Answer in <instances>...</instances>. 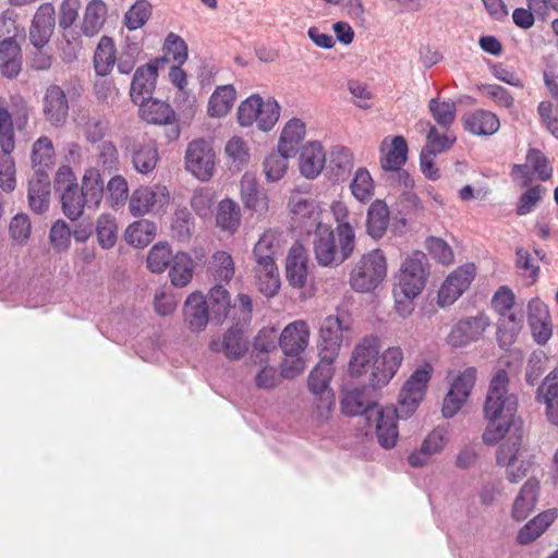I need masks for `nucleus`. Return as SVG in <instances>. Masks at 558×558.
Here are the masks:
<instances>
[{
    "instance_id": "obj_19",
    "label": "nucleus",
    "mask_w": 558,
    "mask_h": 558,
    "mask_svg": "<svg viewBox=\"0 0 558 558\" xmlns=\"http://www.w3.org/2000/svg\"><path fill=\"white\" fill-rule=\"evenodd\" d=\"M308 326L304 320H295L282 330L279 338V344L289 357L300 355L308 344Z\"/></svg>"
},
{
    "instance_id": "obj_38",
    "label": "nucleus",
    "mask_w": 558,
    "mask_h": 558,
    "mask_svg": "<svg viewBox=\"0 0 558 558\" xmlns=\"http://www.w3.org/2000/svg\"><path fill=\"white\" fill-rule=\"evenodd\" d=\"M193 270L194 262L192 257L184 252H178L172 257V264L169 271L171 283L180 288L186 286L193 277Z\"/></svg>"
},
{
    "instance_id": "obj_13",
    "label": "nucleus",
    "mask_w": 558,
    "mask_h": 558,
    "mask_svg": "<svg viewBox=\"0 0 558 558\" xmlns=\"http://www.w3.org/2000/svg\"><path fill=\"white\" fill-rule=\"evenodd\" d=\"M159 63H163V59H155L136 69L130 88V96L135 105L153 97Z\"/></svg>"
},
{
    "instance_id": "obj_9",
    "label": "nucleus",
    "mask_w": 558,
    "mask_h": 558,
    "mask_svg": "<svg viewBox=\"0 0 558 558\" xmlns=\"http://www.w3.org/2000/svg\"><path fill=\"white\" fill-rule=\"evenodd\" d=\"M215 151L209 142L199 138L192 141L185 151V168L201 181H208L215 170Z\"/></svg>"
},
{
    "instance_id": "obj_25",
    "label": "nucleus",
    "mask_w": 558,
    "mask_h": 558,
    "mask_svg": "<svg viewBox=\"0 0 558 558\" xmlns=\"http://www.w3.org/2000/svg\"><path fill=\"white\" fill-rule=\"evenodd\" d=\"M325 163L326 154L320 143L310 142L302 147L299 168L303 177L315 179L324 169Z\"/></svg>"
},
{
    "instance_id": "obj_12",
    "label": "nucleus",
    "mask_w": 558,
    "mask_h": 558,
    "mask_svg": "<svg viewBox=\"0 0 558 558\" xmlns=\"http://www.w3.org/2000/svg\"><path fill=\"white\" fill-rule=\"evenodd\" d=\"M125 150L137 172L147 174L156 168L159 155L154 140L145 136L129 140Z\"/></svg>"
},
{
    "instance_id": "obj_47",
    "label": "nucleus",
    "mask_w": 558,
    "mask_h": 558,
    "mask_svg": "<svg viewBox=\"0 0 558 558\" xmlns=\"http://www.w3.org/2000/svg\"><path fill=\"white\" fill-rule=\"evenodd\" d=\"M156 203V193L148 186L136 189L130 198L129 208L134 217H141L150 211Z\"/></svg>"
},
{
    "instance_id": "obj_16",
    "label": "nucleus",
    "mask_w": 558,
    "mask_h": 558,
    "mask_svg": "<svg viewBox=\"0 0 558 558\" xmlns=\"http://www.w3.org/2000/svg\"><path fill=\"white\" fill-rule=\"evenodd\" d=\"M335 359L320 355V361L311 371L307 386L316 396H320L322 405L330 408L333 404V393L329 389V383L333 374L332 363Z\"/></svg>"
},
{
    "instance_id": "obj_33",
    "label": "nucleus",
    "mask_w": 558,
    "mask_h": 558,
    "mask_svg": "<svg viewBox=\"0 0 558 558\" xmlns=\"http://www.w3.org/2000/svg\"><path fill=\"white\" fill-rule=\"evenodd\" d=\"M241 195L244 205L262 214L268 209L267 196L263 190L257 185L255 179L248 174H245L241 181Z\"/></svg>"
},
{
    "instance_id": "obj_29",
    "label": "nucleus",
    "mask_w": 558,
    "mask_h": 558,
    "mask_svg": "<svg viewBox=\"0 0 558 558\" xmlns=\"http://www.w3.org/2000/svg\"><path fill=\"white\" fill-rule=\"evenodd\" d=\"M287 278L291 286L302 288L307 280V257L303 247L290 248L286 264Z\"/></svg>"
},
{
    "instance_id": "obj_3",
    "label": "nucleus",
    "mask_w": 558,
    "mask_h": 558,
    "mask_svg": "<svg viewBox=\"0 0 558 558\" xmlns=\"http://www.w3.org/2000/svg\"><path fill=\"white\" fill-rule=\"evenodd\" d=\"M313 238V251L318 265L324 267L338 266L345 262L355 248V232L351 225H341L335 231L329 225L316 221Z\"/></svg>"
},
{
    "instance_id": "obj_48",
    "label": "nucleus",
    "mask_w": 558,
    "mask_h": 558,
    "mask_svg": "<svg viewBox=\"0 0 558 558\" xmlns=\"http://www.w3.org/2000/svg\"><path fill=\"white\" fill-rule=\"evenodd\" d=\"M350 189L357 201L362 203L371 201L374 195V182L369 172L365 168H359L356 170L350 184Z\"/></svg>"
},
{
    "instance_id": "obj_7",
    "label": "nucleus",
    "mask_w": 558,
    "mask_h": 558,
    "mask_svg": "<svg viewBox=\"0 0 558 558\" xmlns=\"http://www.w3.org/2000/svg\"><path fill=\"white\" fill-rule=\"evenodd\" d=\"M429 275L427 256L415 251L401 264L398 286L404 298H416L424 289Z\"/></svg>"
},
{
    "instance_id": "obj_58",
    "label": "nucleus",
    "mask_w": 558,
    "mask_h": 558,
    "mask_svg": "<svg viewBox=\"0 0 558 558\" xmlns=\"http://www.w3.org/2000/svg\"><path fill=\"white\" fill-rule=\"evenodd\" d=\"M17 14L14 10L8 9L0 14V40H16L24 28H20L16 23Z\"/></svg>"
},
{
    "instance_id": "obj_44",
    "label": "nucleus",
    "mask_w": 558,
    "mask_h": 558,
    "mask_svg": "<svg viewBox=\"0 0 558 558\" xmlns=\"http://www.w3.org/2000/svg\"><path fill=\"white\" fill-rule=\"evenodd\" d=\"M292 155L287 151L277 150L271 151L264 161V172L268 181H279L288 169V159Z\"/></svg>"
},
{
    "instance_id": "obj_60",
    "label": "nucleus",
    "mask_w": 558,
    "mask_h": 558,
    "mask_svg": "<svg viewBox=\"0 0 558 558\" xmlns=\"http://www.w3.org/2000/svg\"><path fill=\"white\" fill-rule=\"evenodd\" d=\"M107 130L108 122L100 117H88L84 124V135L90 144L104 142Z\"/></svg>"
},
{
    "instance_id": "obj_2",
    "label": "nucleus",
    "mask_w": 558,
    "mask_h": 558,
    "mask_svg": "<svg viewBox=\"0 0 558 558\" xmlns=\"http://www.w3.org/2000/svg\"><path fill=\"white\" fill-rule=\"evenodd\" d=\"M430 374L429 364L413 372L400 392L398 408L388 405L379 409L377 403L365 402L363 392L354 389L344 395L342 412L350 416L362 415L367 422L374 421L378 444L384 449H391L399 438L397 420H405L414 413L425 396Z\"/></svg>"
},
{
    "instance_id": "obj_10",
    "label": "nucleus",
    "mask_w": 558,
    "mask_h": 558,
    "mask_svg": "<svg viewBox=\"0 0 558 558\" xmlns=\"http://www.w3.org/2000/svg\"><path fill=\"white\" fill-rule=\"evenodd\" d=\"M476 380V369L468 367L461 372L450 386L442 403V415L454 416L466 402Z\"/></svg>"
},
{
    "instance_id": "obj_54",
    "label": "nucleus",
    "mask_w": 558,
    "mask_h": 558,
    "mask_svg": "<svg viewBox=\"0 0 558 558\" xmlns=\"http://www.w3.org/2000/svg\"><path fill=\"white\" fill-rule=\"evenodd\" d=\"M280 117V106L274 99H268L264 101L262 99L260 110L258 112V118L255 123L257 128L262 131H269L274 128L276 122Z\"/></svg>"
},
{
    "instance_id": "obj_8",
    "label": "nucleus",
    "mask_w": 558,
    "mask_h": 558,
    "mask_svg": "<svg viewBox=\"0 0 558 558\" xmlns=\"http://www.w3.org/2000/svg\"><path fill=\"white\" fill-rule=\"evenodd\" d=\"M54 190L60 195L63 214L71 220L78 219L83 215L84 207H87V203L69 166H61L58 169Z\"/></svg>"
},
{
    "instance_id": "obj_37",
    "label": "nucleus",
    "mask_w": 558,
    "mask_h": 558,
    "mask_svg": "<svg viewBox=\"0 0 558 558\" xmlns=\"http://www.w3.org/2000/svg\"><path fill=\"white\" fill-rule=\"evenodd\" d=\"M524 322L523 312L511 308L507 314H502L498 320V336L502 344L511 343L522 329Z\"/></svg>"
},
{
    "instance_id": "obj_45",
    "label": "nucleus",
    "mask_w": 558,
    "mask_h": 558,
    "mask_svg": "<svg viewBox=\"0 0 558 558\" xmlns=\"http://www.w3.org/2000/svg\"><path fill=\"white\" fill-rule=\"evenodd\" d=\"M428 109L442 130H448L456 119L457 107L451 100L439 101L437 98H432L428 102Z\"/></svg>"
},
{
    "instance_id": "obj_24",
    "label": "nucleus",
    "mask_w": 558,
    "mask_h": 558,
    "mask_svg": "<svg viewBox=\"0 0 558 558\" xmlns=\"http://www.w3.org/2000/svg\"><path fill=\"white\" fill-rule=\"evenodd\" d=\"M209 348L214 352H223L229 359L239 360L246 353L248 341L243 330L234 326L226 331L221 341L217 339L211 340Z\"/></svg>"
},
{
    "instance_id": "obj_59",
    "label": "nucleus",
    "mask_w": 558,
    "mask_h": 558,
    "mask_svg": "<svg viewBox=\"0 0 558 558\" xmlns=\"http://www.w3.org/2000/svg\"><path fill=\"white\" fill-rule=\"evenodd\" d=\"M32 225L26 214H16L9 226L11 238L19 244H24L31 235Z\"/></svg>"
},
{
    "instance_id": "obj_39",
    "label": "nucleus",
    "mask_w": 558,
    "mask_h": 558,
    "mask_svg": "<svg viewBox=\"0 0 558 558\" xmlns=\"http://www.w3.org/2000/svg\"><path fill=\"white\" fill-rule=\"evenodd\" d=\"M54 158V147L52 141L48 136L37 138L32 148V165L34 171H47L51 169Z\"/></svg>"
},
{
    "instance_id": "obj_50",
    "label": "nucleus",
    "mask_w": 558,
    "mask_h": 558,
    "mask_svg": "<svg viewBox=\"0 0 558 558\" xmlns=\"http://www.w3.org/2000/svg\"><path fill=\"white\" fill-rule=\"evenodd\" d=\"M151 5L146 0H137L125 13L124 24L130 31L141 28L150 17Z\"/></svg>"
},
{
    "instance_id": "obj_31",
    "label": "nucleus",
    "mask_w": 558,
    "mask_h": 558,
    "mask_svg": "<svg viewBox=\"0 0 558 558\" xmlns=\"http://www.w3.org/2000/svg\"><path fill=\"white\" fill-rule=\"evenodd\" d=\"M80 189L87 203V207L97 209L104 196V181L99 171L95 168L87 169L83 175Z\"/></svg>"
},
{
    "instance_id": "obj_40",
    "label": "nucleus",
    "mask_w": 558,
    "mask_h": 558,
    "mask_svg": "<svg viewBox=\"0 0 558 558\" xmlns=\"http://www.w3.org/2000/svg\"><path fill=\"white\" fill-rule=\"evenodd\" d=\"M235 89L232 85L218 86L209 98L208 113L211 117L227 114L233 106Z\"/></svg>"
},
{
    "instance_id": "obj_20",
    "label": "nucleus",
    "mask_w": 558,
    "mask_h": 558,
    "mask_svg": "<svg viewBox=\"0 0 558 558\" xmlns=\"http://www.w3.org/2000/svg\"><path fill=\"white\" fill-rule=\"evenodd\" d=\"M488 323L484 316L468 317L458 322L448 336V343L454 348H461L477 340Z\"/></svg>"
},
{
    "instance_id": "obj_26",
    "label": "nucleus",
    "mask_w": 558,
    "mask_h": 558,
    "mask_svg": "<svg viewBox=\"0 0 558 558\" xmlns=\"http://www.w3.org/2000/svg\"><path fill=\"white\" fill-rule=\"evenodd\" d=\"M143 120L151 124H172L175 122V112L171 106L156 98H148L137 104Z\"/></svg>"
},
{
    "instance_id": "obj_5",
    "label": "nucleus",
    "mask_w": 558,
    "mask_h": 558,
    "mask_svg": "<svg viewBox=\"0 0 558 558\" xmlns=\"http://www.w3.org/2000/svg\"><path fill=\"white\" fill-rule=\"evenodd\" d=\"M15 149L12 114L0 106V189L10 193L16 186L15 162L11 154Z\"/></svg>"
},
{
    "instance_id": "obj_28",
    "label": "nucleus",
    "mask_w": 558,
    "mask_h": 558,
    "mask_svg": "<svg viewBox=\"0 0 558 558\" xmlns=\"http://www.w3.org/2000/svg\"><path fill=\"white\" fill-rule=\"evenodd\" d=\"M538 489L539 483L534 477L524 483L513 504L512 515L517 521L525 520L534 510Z\"/></svg>"
},
{
    "instance_id": "obj_52",
    "label": "nucleus",
    "mask_w": 558,
    "mask_h": 558,
    "mask_svg": "<svg viewBox=\"0 0 558 558\" xmlns=\"http://www.w3.org/2000/svg\"><path fill=\"white\" fill-rule=\"evenodd\" d=\"M96 234L102 248H110L117 241V225L109 215H101L96 225Z\"/></svg>"
},
{
    "instance_id": "obj_46",
    "label": "nucleus",
    "mask_w": 558,
    "mask_h": 558,
    "mask_svg": "<svg viewBox=\"0 0 558 558\" xmlns=\"http://www.w3.org/2000/svg\"><path fill=\"white\" fill-rule=\"evenodd\" d=\"M156 232V227L148 220H141L132 223L125 232L126 241L137 247L148 245Z\"/></svg>"
},
{
    "instance_id": "obj_57",
    "label": "nucleus",
    "mask_w": 558,
    "mask_h": 558,
    "mask_svg": "<svg viewBox=\"0 0 558 558\" xmlns=\"http://www.w3.org/2000/svg\"><path fill=\"white\" fill-rule=\"evenodd\" d=\"M526 161L541 181H547L551 178L553 168L548 158L539 149L530 148L526 154Z\"/></svg>"
},
{
    "instance_id": "obj_51",
    "label": "nucleus",
    "mask_w": 558,
    "mask_h": 558,
    "mask_svg": "<svg viewBox=\"0 0 558 558\" xmlns=\"http://www.w3.org/2000/svg\"><path fill=\"white\" fill-rule=\"evenodd\" d=\"M172 252L167 243L155 244L147 256V267L153 272H163L172 262Z\"/></svg>"
},
{
    "instance_id": "obj_17",
    "label": "nucleus",
    "mask_w": 558,
    "mask_h": 558,
    "mask_svg": "<svg viewBox=\"0 0 558 558\" xmlns=\"http://www.w3.org/2000/svg\"><path fill=\"white\" fill-rule=\"evenodd\" d=\"M56 26V12L51 3L46 2L37 9L29 27V41L36 49L46 46Z\"/></svg>"
},
{
    "instance_id": "obj_11",
    "label": "nucleus",
    "mask_w": 558,
    "mask_h": 558,
    "mask_svg": "<svg viewBox=\"0 0 558 558\" xmlns=\"http://www.w3.org/2000/svg\"><path fill=\"white\" fill-rule=\"evenodd\" d=\"M474 264H465L453 270L438 291V304L448 306L456 302L475 278Z\"/></svg>"
},
{
    "instance_id": "obj_15",
    "label": "nucleus",
    "mask_w": 558,
    "mask_h": 558,
    "mask_svg": "<svg viewBox=\"0 0 558 558\" xmlns=\"http://www.w3.org/2000/svg\"><path fill=\"white\" fill-rule=\"evenodd\" d=\"M43 113L52 126L60 128L65 124L69 116V101L65 92L56 84L46 88L43 98Z\"/></svg>"
},
{
    "instance_id": "obj_32",
    "label": "nucleus",
    "mask_w": 558,
    "mask_h": 558,
    "mask_svg": "<svg viewBox=\"0 0 558 558\" xmlns=\"http://www.w3.org/2000/svg\"><path fill=\"white\" fill-rule=\"evenodd\" d=\"M389 209L385 202L375 201L367 210L366 229L373 239H381L388 228Z\"/></svg>"
},
{
    "instance_id": "obj_4",
    "label": "nucleus",
    "mask_w": 558,
    "mask_h": 558,
    "mask_svg": "<svg viewBox=\"0 0 558 558\" xmlns=\"http://www.w3.org/2000/svg\"><path fill=\"white\" fill-rule=\"evenodd\" d=\"M277 239L272 232H265L254 247V257L257 264L259 290L266 296H274L279 288V272L275 258L277 254Z\"/></svg>"
},
{
    "instance_id": "obj_42",
    "label": "nucleus",
    "mask_w": 558,
    "mask_h": 558,
    "mask_svg": "<svg viewBox=\"0 0 558 558\" xmlns=\"http://www.w3.org/2000/svg\"><path fill=\"white\" fill-rule=\"evenodd\" d=\"M408 144L403 136L397 135L392 138L391 146L380 159L385 171L399 170L407 161Z\"/></svg>"
},
{
    "instance_id": "obj_30",
    "label": "nucleus",
    "mask_w": 558,
    "mask_h": 558,
    "mask_svg": "<svg viewBox=\"0 0 558 558\" xmlns=\"http://www.w3.org/2000/svg\"><path fill=\"white\" fill-rule=\"evenodd\" d=\"M107 5L102 0H92L87 3L82 22V32L87 37L97 35L104 26L107 16Z\"/></svg>"
},
{
    "instance_id": "obj_49",
    "label": "nucleus",
    "mask_w": 558,
    "mask_h": 558,
    "mask_svg": "<svg viewBox=\"0 0 558 558\" xmlns=\"http://www.w3.org/2000/svg\"><path fill=\"white\" fill-rule=\"evenodd\" d=\"M211 270L216 281L229 282L234 275L232 256L225 251L216 252L211 259Z\"/></svg>"
},
{
    "instance_id": "obj_63",
    "label": "nucleus",
    "mask_w": 558,
    "mask_h": 558,
    "mask_svg": "<svg viewBox=\"0 0 558 558\" xmlns=\"http://www.w3.org/2000/svg\"><path fill=\"white\" fill-rule=\"evenodd\" d=\"M448 432L445 427H436L433 429L422 444V450L427 454L439 453L447 444Z\"/></svg>"
},
{
    "instance_id": "obj_62",
    "label": "nucleus",
    "mask_w": 558,
    "mask_h": 558,
    "mask_svg": "<svg viewBox=\"0 0 558 558\" xmlns=\"http://www.w3.org/2000/svg\"><path fill=\"white\" fill-rule=\"evenodd\" d=\"M49 239L57 250H66L71 243L69 225L63 220H57L50 229Z\"/></svg>"
},
{
    "instance_id": "obj_27",
    "label": "nucleus",
    "mask_w": 558,
    "mask_h": 558,
    "mask_svg": "<svg viewBox=\"0 0 558 558\" xmlns=\"http://www.w3.org/2000/svg\"><path fill=\"white\" fill-rule=\"evenodd\" d=\"M184 316L190 328L195 331L203 330L209 320L206 299L201 293H192L184 303Z\"/></svg>"
},
{
    "instance_id": "obj_64",
    "label": "nucleus",
    "mask_w": 558,
    "mask_h": 558,
    "mask_svg": "<svg viewBox=\"0 0 558 558\" xmlns=\"http://www.w3.org/2000/svg\"><path fill=\"white\" fill-rule=\"evenodd\" d=\"M81 0H63L59 10V27L63 31L71 28L78 16Z\"/></svg>"
},
{
    "instance_id": "obj_22",
    "label": "nucleus",
    "mask_w": 558,
    "mask_h": 558,
    "mask_svg": "<svg viewBox=\"0 0 558 558\" xmlns=\"http://www.w3.org/2000/svg\"><path fill=\"white\" fill-rule=\"evenodd\" d=\"M535 399L545 405V415L549 423L558 426V368L551 371L536 390Z\"/></svg>"
},
{
    "instance_id": "obj_6",
    "label": "nucleus",
    "mask_w": 558,
    "mask_h": 558,
    "mask_svg": "<svg viewBox=\"0 0 558 558\" xmlns=\"http://www.w3.org/2000/svg\"><path fill=\"white\" fill-rule=\"evenodd\" d=\"M387 275L386 257L380 250L362 256L351 271L350 284L356 292L374 290Z\"/></svg>"
},
{
    "instance_id": "obj_41",
    "label": "nucleus",
    "mask_w": 558,
    "mask_h": 558,
    "mask_svg": "<svg viewBox=\"0 0 558 558\" xmlns=\"http://www.w3.org/2000/svg\"><path fill=\"white\" fill-rule=\"evenodd\" d=\"M305 124L299 119L290 120L282 130L279 145L280 151L294 155L298 146L304 140Z\"/></svg>"
},
{
    "instance_id": "obj_21",
    "label": "nucleus",
    "mask_w": 558,
    "mask_h": 558,
    "mask_svg": "<svg viewBox=\"0 0 558 558\" xmlns=\"http://www.w3.org/2000/svg\"><path fill=\"white\" fill-rule=\"evenodd\" d=\"M343 330L339 317L328 316L324 319L319 328L320 355L336 359L343 340Z\"/></svg>"
},
{
    "instance_id": "obj_55",
    "label": "nucleus",
    "mask_w": 558,
    "mask_h": 558,
    "mask_svg": "<svg viewBox=\"0 0 558 558\" xmlns=\"http://www.w3.org/2000/svg\"><path fill=\"white\" fill-rule=\"evenodd\" d=\"M262 99L259 95L255 94L241 102L238 109V120L241 125L248 126L256 121L260 110Z\"/></svg>"
},
{
    "instance_id": "obj_23",
    "label": "nucleus",
    "mask_w": 558,
    "mask_h": 558,
    "mask_svg": "<svg viewBox=\"0 0 558 558\" xmlns=\"http://www.w3.org/2000/svg\"><path fill=\"white\" fill-rule=\"evenodd\" d=\"M50 177L47 171L36 170L28 182V203L33 211L43 214L49 208Z\"/></svg>"
},
{
    "instance_id": "obj_61",
    "label": "nucleus",
    "mask_w": 558,
    "mask_h": 558,
    "mask_svg": "<svg viewBox=\"0 0 558 558\" xmlns=\"http://www.w3.org/2000/svg\"><path fill=\"white\" fill-rule=\"evenodd\" d=\"M426 246L432 255L438 263L449 265L453 262V252L446 241L440 238H428Z\"/></svg>"
},
{
    "instance_id": "obj_35",
    "label": "nucleus",
    "mask_w": 558,
    "mask_h": 558,
    "mask_svg": "<svg viewBox=\"0 0 558 558\" xmlns=\"http://www.w3.org/2000/svg\"><path fill=\"white\" fill-rule=\"evenodd\" d=\"M116 61V47L113 40L108 36H102L94 54L95 72L100 76L108 75Z\"/></svg>"
},
{
    "instance_id": "obj_56",
    "label": "nucleus",
    "mask_w": 558,
    "mask_h": 558,
    "mask_svg": "<svg viewBox=\"0 0 558 558\" xmlns=\"http://www.w3.org/2000/svg\"><path fill=\"white\" fill-rule=\"evenodd\" d=\"M163 51L167 57L172 58L179 65H182L187 59V45L174 33H170L166 37Z\"/></svg>"
},
{
    "instance_id": "obj_14",
    "label": "nucleus",
    "mask_w": 558,
    "mask_h": 558,
    "mask_svg": "<svg viewBox=\"0 0 558 558\" xmlns=\"http://www.w3.org/2000/svg\"><path fill=\"white\" fill-rule=\"evenodd\" d=\"M403 361L400 347H390L374 361V369L369 376V384L374 388L387 385L397 374Z\"/></svg>"
},
{
    "instance_id": "obj_18",
    "label": "nucleus",
    "mask_w": 558,
    "mask_h": 558,
    "mask_svg": "<svg viewBox=\"0 0 558 558\" xmlns=\"http://www.w3.org/2000/svg\"><path fill=\"white\" fill-rule=\"evenodd\" d=\"M379 353V338L376 336L365 337L353 350L349 363V371L353 376H362L374 369V361Z\"/></svg>"
},
{
    "instance_id": "obj_36",
    "label": "nucleus",
    "mask_w": 558,
    "mask_h": 558,
    "mask_svg": "<svg viewBox=\"0 0 558 558\" xmlns=\"http://www.w3.org/2000/svg\"><path fill=\"white\" fill-rule=\"evenodd\" d=\"M241 220V211L239 205L230 198L222 199L217 209L216 223L222 230L233 234Z\"/></svg>"
},
{
    "instance_id": "obj_1",
    "label": "nucleus",
    "mask_w": 558,
    "mask_h": 558,
    "mask_svg": "<svg viewBox=\"0 0 558 558\" xmlns=\"http://www.w3.org/2000/svg\"><path fill=\"white\" fill-rule=\"evenodd\" d=\"M508 373L498 369L490 380L484 403L483 411L488 423L482 439L487 446L502 440L496 452V463L506 468L507 480L515 484L527 475L532 462L518 458L524 430L514 418L518 399L508 391Z\"/></svg>"
},
{
    "instance_id": "obj_53",
    "label": "nucleus",
    "mask_w": 558,
    "mask_h": 558,
    "mask_svg": "<svg viewBox=\"0 0 558 558\" xmlns=\"http://www.w3.org/2000/svg\"><path fill=\"white\" fill-rule=\"evenodd\" d=\"M421 126L428 128L427 143L422 149L433 151L434 155L445 151L454 142V138L451 140L446 134H440L437 128L430 124L429 121H422Z\"/></svg>"
},
{
    "instance_id": "obj_34",
    "label": "nucleus",
    "mask_w": 558,
    "mask_h": 558,
    "mask_svg": "<svg viewBox=\"0 0 558 558\" xmlns=\"http://www.w3.org/2000/svg\"><path fill=\"white\" fill-rule=\"evenodd\" d=\"M465 129L475 135H492L499 129V119L490 111L476 110L464 121Z\"/></svg>"
},
{
    "instance_id": "obj_43",
    "label": "nucleus",
    "mask_w": 558,
    "mask_h": 558,
    "mask_svg": "<svg viewBox=\"0 0 558 558\" xmlns=\"http://www.w3.org/2000/svg\"><path fill=\"white\" fill-rule=\"evenodd\" d=\"M353 167V157L349 148L335 147L330 153L329 168L337 181L344 180Z\"/></svg>"
}]
</instances>
